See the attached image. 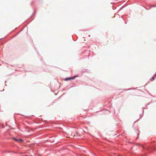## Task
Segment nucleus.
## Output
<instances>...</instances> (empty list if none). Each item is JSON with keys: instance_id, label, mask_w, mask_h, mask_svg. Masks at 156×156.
Wrapping results in <instances>:
<instances>
[{"instance_id": "nucleus-3", "label": "nucleus", "mask_w": 156, "mask_h": 156, "mask_svg": "<svg viewBox=\"0 0 156 156\" xmlns=\"http://www.w3.org/2000/svg\"><path fill=\"white\" fill-rule=\"evenodd\" d=\"M154 77H152V78L150 79V80L152 81L154 80Z\"/></svg>"}, {"instance_id": "nucleus-2", "label": "nucleus", "mask_w": 156, "mask_h": 156, "mask_svg": "<svg viewBox=\"0 0 156 156\" xmlns=\"http://www.w3.org/2000/svg\"><path fill=\"white\" fill-rule=\"evenodd\" d=\"M75 76H74L72 77H69V78H66L65 79V81H67L70 80H73L74 79V78H75Z\"/></svg>"}, {"instance_id": "nucleus-1", "label": "nucleus", "mask_w": 156, "mask_h": 156, "mask_svg": "<svg viewBox=\"0 0 156 156\" xmlns=\"http://www.w3.org/2000/svg\"><path fill=\"white\" fill-rule=\"evenodd\" d=\"M13 139L15 140L16 141V142H23V140L21 139H16L15 138H13Z\"/></svg>"}]
</instances>
